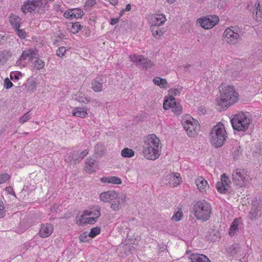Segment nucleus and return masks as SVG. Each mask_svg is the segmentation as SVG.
I'll return each instance as SVG.
<instances>
[{"mask_svg": "<svg viewBox=\"0 0 262 262\" xmlns=\"http://www.w3.org/2000/svg\"><path fill=\"white\" fill-rule=\"evenodd\" d=\"M219 17L216 16H209L199 19V24L204 29H208L213 27L219 21Z\"/></svg>", "mask_w": 262, "mask_h": 262, "instance_id": "10", "label": "nucleus"}, {"mask_svg": "<svg viewBox=\"0 0 262 262\" xmlns=\"http://www.w3.org/2000/svg\"><path fill=\"white\" fill-rule=\"evenodd\" d=\"M102 183H107L113 184H120L122 182L121 180L117 177H102L100 179Z\"/></svg>", "mask_w": 262, "mask_h": 262, "instance_id": "27", "label": "nucleus"}, {"mask_svg": "<svg viewBox=\"0 0 262 262\" xmlns=\"http://www.w3.org/2000/svg\"><path fill=\"white\" fill-rule=\"evenodd\" d=\"M53 226L50 223L41 225L38 235L42 238H46L51 235L53 231Z\"/></svg>", "mask_w": 262, "mask_h": 262, "instance_id": "14", "label": "nucleus"}, {"mask_svg": "<svg viewBox=\"0 0 262 262\" xmlns=\"http://www.w3.org/2000/svg\"><path fill=\"white\" fill-rule=\"evenodd\" d=\"M100 233L99 227L92 228L91 231L89 233V236L92 238L95 237Z\"/></svg>", "mask_w": 262, "mask_h": 262, "instance_id": "40", "label": "nucleus"}, {"mask_svg": "<svg viewBox=\"0 0 262 262\" xmlns=\"http://www.w3.org/2000/svg\"><path fill=\"white\" fill-rule=\"evenodd\" d=\"M118 194L114 190H108L100 193L99 198L104 203L110 202L117 199Z\"/></svg>", "mask_w": 262, "mask_h": 262, "instance_id": "15", "label": "nucleus"}, {"mask_svg": "<svg viewBox=\"0 0 262 262\" xmlns=\"http://www.w3.org/2000/svg\"><path fill=\"white\" fill-rule=\"evenodd\" d=\"M195 184L198 189L202 193L206 192L207 188H209L207 181L202 177L198 178L195 180Z\"/></svg>", "mask_w": 262, "mask_h": 262, "instance_id": "19", "label": "nucleus"}, {"mask_svg": "<svg viewBox=\"0 0 262 262\" xmlns=\"http://www.w3.org/2000/svg\"><path fill=\"white\" fill-rule=\"evenodd\" d=\"M194 215L198 220L207 221L210 217L211 207L207 202L199 201L193 206Z\"/></svg>", "mask_w": 262, "mask_h": 262, "instance_id": "5", "label": "nucleus"}, {"mask_svg": "<svg viewBox=\"0 0 262 262\" xmlns=\"http://www.w3.org/2000/svg\"><path fill=\"white\" fill-rule=\"evenodd\" d=\"M33 67L34 69L40 70L45 67V62L41 59L36 57L35 60L33 62Z\"/></svg>", "mask_w": 262, "mask_h": 262, "instance_id": "36", "label": "nucleus"}, {"mask_svg": "<svg viewBox=\"0 0 262 262\" xmlns=\"http://www.w3.org/2000/svg\"><path fill=\"white\" fill-rule=\"evenodd\" d=\"M89 233L84 232L79 236V239L82 242H86L88 241Z\"/></svg>", "mask_w": 262, "mask_h": 262, "instance_id": "49", "label": "nucleus"}, {"mask_svg": "<svg viewBox=\"0 0 262 262\" xmlns=\"http://www.w3.org/2000/svg\"><path fill=\"white\" fill-rule=\"evenodd\" d=\"M210 135V142L215 147L222 146L227 138L226 129L222 123H219L214 126L211 131Z\"/></svg>", "mask_w": 262, "mask_h": 262, "instance_id": "3", "label": "nucleus"}, {"mask_svg": "<svg viewBox=\"0 0 262 262\" xmlns=\"http://www.w3.org/2000/svg\"><path fill=\"white\" fill-rule=\"evenodd\" d=\"M152 81L155 85L159 86L161 88L167 89L168 87V83L164 78L156 77L153 79Z\"/></svg>", "mask_w": 262, "mask_h": 262, "instance_id": "30", "label": "nucleus"}, {"mask_svg": "<svg viewBox=\"0 0 262 262\" xmlns=\"http://www.w3.org/2000/svg\"><path fill=\"white\" fill-rule=\"evenodd\" d=\"M83 15V12L79 9H72L66 11L63 14L64 17L67 18H81Z\"/></svg>", "mask_w": 262, "mask_h": 262, "instance_id": "16", "label": "nucleus"}, {"mask_svg": "<svg viewBox=\"0 0 262 262\" xmlns=\"http://www.w3.org/2000/svg\"><path fill=\"white\" fill-rule=\"evenodd\" d=\"M4 88H5L6 89H9L13 86V83L8 78H7L4 80Z\"/></svg>", "mask_w": 262, "mask_h": 262, "instance_id": "50", "label": "nucleus"}, {"mask_svg": "<svg viewBox=\"0 0 262 262\" xmlns=\"http://www.w3.org/2000/svg\"><path fill=\"white\" fill-rule=\"evenodd\" d=\"M125 10H124V9L122 10L120 12V16H122V15L124 14V12H125Z\"/></svg>", "mask_w": 262, "mask_h": 262, "instance_id": "61", "label": "nucleus"}, {"mask_svg": "<svg viewBox=\"0 0 262 262\" xmlns=\"http://www.w3.org/2000/svg\"><path fill=\"white\" fill-rule=\"evenodd\" d=\"M10 179V176L8 173L0 174V184L5 183Z\"/></svg>", "mask_w": 262, "mask_h": 262, "instance_id": "46", "label": "nucleus"}, {"mask_svg": "<svg viewBox=\"0 0 262 262\" xmlns=\"http://www.w3.org/2000/svg\"><path fill=\"white\" fill-rule=\"evenodd\" d=\"M223 37L225 41L230 45L236 44L240 39L236 28L233 27L228 28L225 30Z\"/></svg>", "mask_w": 262, "mask_h": 262, "instance_id": "8", "label": "nucleus"}, {"mask_svg": "<svg viewBox=\"0 0 262 262\" xmlns=\"http://www.w3.org/2000/svg\"><path fill=\"white\" fill-rule=\"evenodd\" d=\"M38 56V51L36 49H29L24 51L19 59L17 61L16 64L21 66L23 60H26L27 59L32 60L34 58Z\"/></svg>", "mask_w": 262, "mask_h": 262, "instance_id": "12", "label": "nucleus"}, {"mask_svg": "<svg viewBox=\"0 0 262 262\" xmlns=\"http://www.w3.org/2000/svg\"><path fill=\"white\" fill-rule=\"evenodd\" d=\"M59 7V6H57V7L56 8V10H58V8Z\"/></svg>", "mask_w": 262, "mask_h": 262, "instance_id": "64", "label": "nucleus"}, {"mask_svg": "<svg viewBox=\"0 0 262 262\" xmlns=\"http://www.w3.org/2000/svg\"><path fill=\"white\" fill-rule=\"evenodd\" d=\"M75 99L80 103H88L90 101V98L86 97L81 93H78L75 95Z\"/></svg>", "mask_w": 262, "mask_h": 262, "instance_id": "37", "label": "nucleus"}, {"mask_svg": "<svg viewBox=\"0 0 262 262\" xmlns=\"http://www.w3.org/2000/svg\"><path fill=\"white\" fill-rule=\"evenodd\" d=\"M177 0H167V2L169 4L174 3Z\"/></svg>", "mask_w": 262, "mask_h": 262, "instance_id": "60", "label": "nucleus"}, {"mask_svg": "<svg viewBox=\"0 0 262 262\" xmlns=\"http://www.w3.org/2000/svg\"><path fill=\"white\" fill-rule=\"evenodd\" d=\"M253 17L257 21H260L262 19V12L260 9V3L258 1H256L255 3Z\"/></svg>", "mask_w": 262, "mask_h": 262, "instance_id": "25", "label": "nucleus"}, {"mask_svg": "<svg viewBox=\"0 0 262 262\" xmlns=\"http://www.w3.org/2000/svg\"><path fill=\"white\" fill-rule=\"evenodd\" d=\"M66 51V50L65 48L63 47H61L59 48L58 49V50H57L56 54L58 56H59L60 57H62L64 56Z\"/></svg>", "mask_w": 262, "mask_h": 262, "instance_id": "48", "label": "nucleus"}, {"mask_svg": "<svg viewBox=\"0 0 262 262\" xmlns=\"http://www.w3.org/2000/svg\"><path fill=\"white\" fill-rule=\"evenodd\" d=\"M96 4V2L95 0H88L84 4V8L85 9H89Z\"/></svg>", "mask_w": 262, "mask_h": 262, "instance_id": "47", "label": "nucleus"}, {"mask_svg": "<svg viewBox=\"0 0 262 262\" xmlns=\"http://www.w3.org/2000/svg\"><path fill=\"white\" fill-rule=\"evenodd\" d=\"M27 84L28 85L29 89L31 90L35 89L36 87V82L33 80H30L28 81Z\"/></svg>", "mask_w": 262, "mask_h": 262, "instance_id": "51", "label": "nucleus"}, {"mask_svg": "<svg viewBox=\"0 0 262 262\" xmlns=\"http://www.w3.org/2000/svg\"><path fill=\"white\" fill-rule=\"evenodd\" d=\"M97 219L96 217H88V216L83 218L80 217V219L77 220V223L79 225L85 224H93L96 222Z\"/></svg>", "mask_w": 262, "mask_h": 262, "instance_id": "35", "label": "nucleus"}, {"mask_svg": "<svg viewBox=\"0 0 262 262\" xmlns=\"http://www.w3.org/2000/svg\"><path fill=\"white\" fill-rule=\"evenodd\" d=\"M5 211L3 205V203L0 201V219L2 218L5 214Z\"/></svg>", "mask_w": 262, "mask_h": 262, "instance_id": "52", "label": "nucleus"}, {"mask_svg": "<svg viewBox=\"0 0 262 262\" xmlns=\"http://www.w3.org/2000/svg\"><path fill=\"white\" fill-rule=\"evenodd\" d=\"M261 215L260 208H256L253 206L249 214V218L252 220H255L259 218Z\"/></svg>", "mask_w": 262, "mask_h": 262, "instance_id": "34", "label": "nucleus"}, {"mask_svg": "<svg viewBox=\"0 0 262 262\" xmlns=\"http://www.w3.org/2000/svg\"><path fill=\"white\" fill-rule=\"evenodd\" d=\"M12 53L10 51L4 50L0 52V66L4 65L8 58L12 56Z\"/></svg>", "mask_w": 262, "mask_h": 262, "instance_id": "33", "label": "nucleus"}, {"mask_svg": "<svg viewBox=\"0 0 262 262\" xmlns=\"http://www.w3.org/2000/svg\"><path fill=\"white\" fill-rule=\"evenodd\" d=\"M87 111L88 109L86 107H76L73 110L72 115L76 117L84 118L88 115Z\"/></svg>", "mask_w": 262, "mask_h": 262, "instance_id": "24", "label": "nucleus"}, {"mask_svg": "<svg viewBox=\"0 0 262 262\" xmlns=\"http://www.w3.org/2000/svg\"><path fill=\"white\" fill-rule=\"evenodd\" d=\"M163 108L164 110L171 108L172 111L177 115L180 114L182 110V106L179 103H176L175 100L172 101L165 100L163 103Z\"/></svg>", "mask_w": 262, "mask_h": 262, "instance_id": "13", "label": "nucleus"}, {"mask_svg": "<svg viewBox=\"0 0 262 262\" xmlns=\"http://www.w3.org/2000/svg\"><path fill=\"white\" fill-rule=\"evenodd\" d=\"M223 182V184L227 188L229 186L230 181L228 177L226 176L225 173L221 175V181Z\"/></svg>", "mask_w": 262, "mask_h": 262, "instance_id": "43", "label": "nucleus"}, {"mask_svg": "<svg viewBox=\"0 0 262 262\" xmlns=\"http://www.w3.org/2000/svg\"><path fill=\"white\" fill-rule=\"evenodd\" d=\"M169 179L170 180V184L173 187H176L180 184L182 181V179L179 173H172L170 175Z\"/></svg>", "mask_w": 262, "mask_h": 262, "instance_id": "26", "label": "nucleus"}, {"mask_svg": "<svg viewBox=\"0 0 262 262\" xmlns=\"http://www.w3.org/2000/svg\"><path fill=\"white\" fill-rule=\"evenodd\" d=\"M241 221L239 218H236L232 222L229 230V234L231 236H234L239 231V226L241 225Z\"/></svg>", "mask_w": 262, "mask_h": 262, "instance_id": "20", "label": "nucleus"}, {"mask_svg": "<svg viewBox=\"0 0 262 262\" xmlns=\"http://www.w3.org/2000/svg\"><path fill=\"white\" fill-rule=\"evenodd\" d=\"M19 28H18V29H15V31L17 35L21 39H25L26 37V32L24 29H19Z\"/></svg>", "mask_w": 262, "mask_h": 262, "instance_id": "45", "label": "nucleus"}, {"mask_svg": "<svg viewBox=\"0 0 262 262\" xmlns=\"http://www.w3.org/2000/svg\"><path fill=\"white\" fill-rule=\"evenodd\" d=\"M182 124L187 135L190 137H194L200 128L198 121L188 115L183 119Z\"/></svg>", "mask_w": 262, "mask_h": 262, "instance_id": "6", "label": "nucleus"}, {"mask_svg": "<svg viewBox=\"0 0 262 262\" xmlns=\"http://www.w3.org/2000/svg\"><path fill=\"white\" fill-rule=\"evenodd\" d=\"M6 190L8 193L15 195V192L13 188L11 186L7 187L6 188Z\"/></svg>", "mask_w": 262, "mask_h": 262, "instance_id": "54", "label": "nucleus"}, {"mask_svg": "<svg viewBox=\"0 0 262 262\" xmlns=\"http://www.w3.org/2000/svg\"><path fill=\"white\" fill-rule=\"evenodd\" d=\"M216 188L219 192L221 193H225L227 191L228 188L223 183V182H218L216 184Z\"/></svg>", "mask_w": 262, "mask_h": 262, "instance_id": "39", "label": "nucleus"}, {"mask_svg": "<svg viewBox=\"0 0 262 262\" xmlns=\"http://www.w3.org/2000/svg\"><path fill=\"white\" fill-rule=\"evenodd\" d=\"M119 18H111L110 20V24L112 25H114L117 24L119 22Z\"/></svg>", "mask_w": 262, "mask_h": 262, "instance_id": "55", "label": "nucleus"}, {"mask_svg": "<svg viewBox=\"0 0 262 262\" xmlns=\"http://www.w3.org/2000/svg\"><path fill=\"white\" fill-rule=\"evenodd\" d=\"M131 9V6L130 4L126 5L125 8L124 9L125 11H129Z\"/></svg>", "mask_w": 262, "mask_h": 262, "instance_id": "59", "label": "nucleus"}, {"mask_svg": "<svg viewBox=\"0 0 262 262\" xmlns=\"http://www.w3.org/2000/svg\"><path fill=\"white\" fill-rule=\"evenodd\" d=\"M129 58L132 61L136 62L137 66L142 67L145 69H150L154 66V63L150 59L145 58L143 55L132 54L129 56Z\"/></svg>", "mask_w": 262, "mask_h": 262, "instance_id": "9", "label": "nucleus"}, {"mask_svg": "<svg viewBox=\"0 0 262 262\" xmlns=\"http://www.w3.org/2000/svg\"><path fill=\"white\" fill-rule=\"evenodd\" d=\"M19 74H14L13 76L12 75H11V79H15L16 80H18L19 79Z\"/></svg>", "mask_w": 262, "mask_h": 262, "instance_id": "57", "label": "nucleus"}, {"mask_svg": "<svg viewBox=\"0 0 262 262\" xmlns=\"http://www.w3.org/2000/svg\"><path fill=\"white\" fill-rule=\"evenodd\" d=\"M159 142V139L155 135H150L146 137L143 150L145 158L151 160L158 158L160 155Z\"/></svg>", "mask_w": 262, "mask_h": 262, "instance_id": "2", "label": "nucleus"}, {"mask_svg": "<svg viewBox=\"0 0 262 262\" xmlns=\"http://www.w3.org/2000/svg\"><path fill=\"white\" fill-rule=\"evenodd\" d=\"M220 97L216 99L217 110L221 112L237 101L238 95L232 85L222 84L220 87Z\"/></svg>", "mask_w": 262, "mask_h": 262, "instance_id": "1", "label": "nucleus"}, {"mask_svg": "<svg viewBox=\"0 0 262 262\" xmlns=\"http://www.w3.org/2000/svg\"><path fill=\"white\" fill-rule=\"evenodd\" d=\"M190 66H190V64H185V65L184 66V68H185V69H188V68H189V67H190Z\"/></svg>", "mask_w": 262, "mask_h": 262, "instance_id": "62", "label": "nucleus"}, {"mask_svg": "<svg viewBox=\"0 0 262 262\" xmlns=\"http://www.w3.org/2000/svg\"><path fill=\"white\" fill-rule=\"evenodd\" d=\"M182 90V88H171L168 90L169 97L166 100L172 101L175 100L174 96L179 95Z\"/></svg>", "mask_w": 262, "mask_h": 262, "instance_id": "32", "label": "nucleus"}, {"mask_svg": "<svg viewBox=\"0 0 262 262\" xmlns=\"http://www.w3.org/2000/svg\"><path fill=\"white\" fill-rule=\"evenodd\" d=\"M160 25L152 24L150 26V30L152 35L157 38H160L164 34L163 31L159 27Z\"/></svg>", "mask_w": 262, "mask_h": 262, "instance_id": "29", "label": "nucleus"}, {"mask_svg": "<svg viewBox=\"0 0 262 262\" xmlns=\"http://www.w3.org/2000/svg\"><path fill=\"white\" fill-rule=\"evenodd\" d=\"M249 176L244 169H236L232 173L233 183L240 187L246 186L249 182Z\"/></svg>", "mask_w": 262, "mask_h": 262, "instance_id": "7", "label": "nucleus"}, {"mask_svg": "<svg viewBox=\"0 0 262 262\" xmlns=\"http://www.w3.org/2000/svg\"><path fill=\"white\" fill-rule=\"evenodd\" d=\"M106 2H109L113 6H115L118 3V0H105Z\"/></svg>", "mask_w": 262, "mask_h": 262, "instance_id": "56", "label": "nucleus"}, {"mask_svg": "<svg viewBox=\"0 0 262 262\" xmlns=\"http://www.w3.org/2000/svg\"><path fill=\"white\" fill-rule=\"evenodd\" d=\"M104 83L102 77H99L95 78L92 81V89L95 92H101L103 90V84Z\"/></svg>", "mask_w": 262, "mask_h": 262, "instance_id": "17", "label": "nucleus"}, {"mask_svg": "<svg viewBox=\"0 0 262 262\" xmlns=\"http://www.w3.org/2000/svg\"><path fill=\"white\" fill-rule=\"evenodd\" d=\"M251 121V117L248 113H239L235 115L231 120L233 128L237 131L246 132L248 128Z\"/></svg>", "mask_w": 262, "mask_h": 262, "instance_id": "4", "label": "nucleus"}, {"mask_svg": "<svg viewBox=\"0 0 262 262\" xmlns=\"http://www.w3.org/2000/svg\"><path fill=\"white\" fill-rule=\"evenodd\" d=\"M189 259L191 262H211L206 255L198 253L191 254Z\"/></svg>", "mask_w": 262, "mask_h": 262, "instance_id": "22", "label": "nucleus"}, {"mask_svg": "<svg viewBox=\"0 0 262 262\" xmlns=\"http://www.w3.org/2000/svg\"><path fill=\"white\" fill-rule=\"evenodd\" d=\"M121 155L123 157L130 158L134 156V151L130 148H125L121 152Z\"/></svg>", "mask_w": 262, "mask_h": 262, "instance_id": "38", "label": "nucleus"}, {"mask_svg": "<svg viewBox=\"0 0 262 262\" xmlns=\"http://www.w3.org/2000/svg\"><path fill=\"white\" fill-rule=\"evenodd\" d=\"M31 118V116L30 114V111H29L19 118V122L21 124H24L29 120Z\"/></svg>", "mask_w": 262, "mask_h": 262, "instance_id": "41", "label": "nucleus"}, {"mask_svg": "<svg viewBox=\"0 0 262 262\" xmlns=\"http://www.w3.org/2000/svg\"><path fill=\"white\" fill-rule=\"evenodd\" d=\"M82 27L79 22H76L72 24L71 29L74 33H76L82 29Z\"/></svg>", "mask_w": 262, "mask_h": 262, "instance_id": "42", "label": "nucleus"}, {"mask_svg": "<svg viewBox=\"0 0 262 262\" xmlns=\"http://www.w3.org/2000/svg\"><path fill=\"white\" fill-rule=\"evenodd\" d=\"M4 36L2 35H0V41L4 39Z\"/></svg>", "mask_w": 262, "mask_h": 262, "instance_id": "63", "label": "nucleus"}, {"mask_svg": "<svg viewBox=\"0 0 262 262\" xmlns=\"http://www.w3.org/2000/svg\"><path fill=\"white\" fill-rule=\"evenodd\" d=\"M152 24L162 25L166 21L165 16L162 14H156L152 16Z\"/></svg>", "mask_w": 262, "mask_h": 262, "instance_id": "28", "label": "nucleus"}, {"mask_svg": "<svg viewBox=\"0 0 262 262\" xmlns=\"http://www.w3.org/2000/svg\"><path fill=\"white\" fill-rule=\"evenodd\" d=\"M100 208L99 206H96L90 210H85L82 214L81 215V217L83 218L86 216H90L91 217H96L98 219L100 215Z\"/></svg>", "mask_w": 262, "mask_h": 262, "instance_id": "18", "label": "nucleus"}, {"mask_svg": "<svg viewBox=\"0 0 262 262\" xmlns=\"http://www.w3.org/2000/svg\"><path fill=\"white\" fill-rule=\"evenodd\" d=\"M88 154V150L87 149L84 150L82 151L79 156V158H80L81 160L83 159L86 155Z\"/></svg>", "mask_w": 262, "mask_h": 262, "instance_id": "53", "label": "nucleus"}, {"mask_svg": "<svg viewBox=\"0 0 262 262\" xmlns=\"http://www.w3.org/2000/svg\"><path fill=\"white\" fill-rule=\"evenodd\" d=\"M112 201L111 208L114 211H118L121 208V205L125 202V198L118 195L117 199Z\"/></svg>", "mask_w": 262, "mask_h": 262, "instance_id": "21", "label": "nucleus"}, {"mask_svg": "<svg viewBox=\"0 0 262 262\" xmlns=\"http://www.w3.org/2000/svg\"><path fill=\"white\" fill-rule=\"evenodd\" d=\"M42 5L41 0H33L26 1L21 6V10L25 13L31 12L37 9Z\"/></svg>", "mask_w": 262, "mask_h": 262, "instance_id": "11", "label": "nucleus"}, {"mask_svg": "<svg viewBox=\"0 0 262 262\" xmlns=\"http://www.w3.org/2000/svg\"><path fill=\"white\" fill-rule=\"evenodd\" d=\"M182 216V212L181 211H178L173 215V216L171 217V220L178 222L181 220Z\"/></svg>", "mask_w": 262, "mask_h": 262, "instance_id": "44", "label": "nucleus"}, {"mask_svg": "<svg viewBox=\"0 0 262 262\" xmlns=\"http://www.w3.org/2000/svg\"><path fill=\"white\" fill-rule=\"evenodd\" d=\"M241 153V152L238 149H237V151H234V152H233L234 158L236 159V157H238Z\"/></svg>", "mask_w": 262, "mask_h": 262, "instance_id": "58", "label": "nucleus"}, {"mask_svg": "<svg viewBox=\"0 0 262 262\" xmlns=\"http://www.w3.org/2000/svg\"><path fill=\"white\" fill-rule=\"evenodd\" d=\"M20 21L21 19L16 15L12 14L9 17L10 23L15 29L20 27Z\"/></svg>", "mask_w": 262, "mask_h": 262, "instance_id": "31", "label": "nucleus"}, {"mask_svg": "<svg viewBox=\"0 0 262 262\" xmlns=\"http://www.w3.org/2000/svg\"><path fill=\"white\" fill-rule=\"evenodd\" d=\"M97 165L96 160L91 158H88L85 161V169L88 172L91 173L95 170Z\"/></svg>", "mask_w": 262, "mask_h": 262, "instance_id": "23", "label": "nucleus"}]
</instances>
